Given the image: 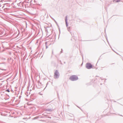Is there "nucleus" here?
<instances>
[{"mask_svg":"<svg viewBox=\"0 0 123 123\" xmlns=\"http://www.w3.org/2000/svg\"><path fill=\"white\" fill-rule=\"evenodd\" d=\"M37 118V117H35V118H34V119H36V118Z\"/></svg>","mask_w":123,"mask_h":123,"instance_id":"5","label":"nucleus"},{"mask_svg":"<svg viewBox=\"0 0 123 123\" xmlns=\"http://www.w3.org/2000/svg\"><path fill=\"white\" fill-rule=\"evenodd\" d=\"M86 67L87 69H90L92 68V65L90 63H88L86 64Z\"/></svg>","mask_w":123,"mask_h":123,"instance_id":"2","label":"nucleus"},{"mask_svg":"<svg viewBox=\"0 0 123 123\" xmlns=\"http://www.w3.org/2000/svg\"><path fill=\"white\" fill-rule=\"evenodd\" d=\"M120 1V0H118V1H117V2H119V1Z\"/></svg>","mask_w":123,"mask_h":123,"instance_id":"6","label":"nucleus"},{"mask_svg":"<svg viewBox=\"0 0 123 123\" xmlns=\"http://www.w3.org/2000/svg\"><path fill=\"white\" fill-rule=\"evenodd\" d=\"M6 91L7 92H10V91L8 89L7 90H6Z\"/></svg>","mask_w":123,"mask_h":123,"instance_id":"4","label":"nucleus"},{"mask_svg":"<svg viewBox=\"0 0 123 123\" xmlns=\"http://www.w3.org/2000/svg\"><path fill=\"white\" fill-rule=\"evenodd\" d=\"M58 73L57 71H56L55 73L54 77L55 78H58Z\"/></svg>","mask_w":123,"mask_h":123,"instance_id":"3","label":"nucleus"},{"mask_svg":"<svg viewBox=\"0 0 123 123\" xmlns=\"http://www.w3.org/2000/svg\"><path fill=\"white\" fill-rule=\"evenodd\" d=\"M69 79L71 80L74 81L77 80L78 78L75 76L73 75L71 76Z\"/></svg>","mask_w":123,"mask_h":123,"instance_id":"1","label":"nucleus"}]
</instances>
